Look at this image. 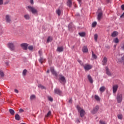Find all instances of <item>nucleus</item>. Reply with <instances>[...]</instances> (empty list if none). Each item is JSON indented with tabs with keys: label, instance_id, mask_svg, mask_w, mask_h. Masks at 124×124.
<instances>
[{
	"label": "nucleus",
	"instance_id": "nucleus-1",
	"mask_svg": "<svg viewBox=\"0 0 124 124\" xmlns=\"http://www.w3.org/2000/svg\"><path fill=\"white\" fill-rule=\"evenodd\" d=\"M27 8L29 11H31L32 14H37V10L35 9L34 7H31V6H28Z\"/></svg>",
	"mask_w": 124,
	"mask_h": 124
},
{
	"label": "nucleus",
	"instance_id": "nucleus-2",
	"mask_svg": "<svg viewBox=\"0 0 124 124\" xmlns=\"http://www.w3.org/2000/svg\"><path fill=\"white\" fill-rule=\"evenodd\" d=\"M116 99L118 103H122L123 101V94L119 93L116 96Z\"/></svg>",
	"mask_w": 124,
	"mask_h": 124
},
{
	"label": "nucleus",
	"instance_id": "nucleus-3",
	"mask_svg": "<svg viewBox=\"0 0 124 124\" xmlns=\"http://www.w3.org/2000/svg\"><path fill=\"white\" fill-rule=\"evenodd\" d=\"M77 109L78 110V111L80 113V117L81 118H83V117H84V115H85V110L82 109L79 106H77Z\"/></svg>",
	"mask_w": 124,
	"mask_h": 124
},
{
	"label": "nucleus",
	"instance_id": "nucleus-4",
	"mask_svg": "<svg viewBox=\"0 0 124 124\" xmlns=\"http://www.w3.org/2000/svg\"><path fill=\"white\" fill-rule=\"evenodd\" d=\"M15 44H16V43H9L8 44V47L11 51H14L15 50Z\"/></svg>",
	"mask_w": 124,
	"mask_h": 124
},
{
	"label": "nucleus",
	"instance_id": "nucleus-5",
	"mask_svg": "<svg viewBox=\"0 0 124 124\" xmlns=\"http://www.w3.org/2000/svg\"><path fill=\"white\" fill-rule=\"evenodd\" d=\"M83 67L85 71H88V70H90V69H92V68H93V66H92V65L86 64Z\"/></svg>",
	"mask_w": 124,
	"mask_h": 124
},
{
	"label": "nucleus",
	"instance_id": "nucleus-6",
	"mask_svg": "<svg viewBox=\"0 0 124 124\" xmlns=\"http://www.w3.org/2000/svg\"><path fill=\"white\" fill-rule=\"evenodd\" d=\"M99 109V107H98V106H96L93 108V109L91 111V113L92 114H95L97 112V111H98Z\"/></svg>",
	"mask_w": 124,
	"mask_h": 124
},
{
	"label": "nucleus",
	"instance_id": "nucleus-7",
	"mask_svg": "<svg viewBox=\"0 0 124 124\" xmlns=\"http://www.w3.org/2000/svg\"><path fill=\"white\" fill-rule=\"evenodd\" d=\"M5 20L6 23H11V16L9 15H6Z\"/></svg>",
	"mask_w": 124,
	"mask_h": 124
},
{
	"label": "nucleus",
	"instance_id": "nucleus-8",
	"mask_svg": "<svg viewBox=\"0 0 124 124\" xmlns=\"http://www.w3.org/2000/svg\"><path fill=\"white\" fill-rule=\"evenodd\" d=\"M21 47H22L23 50H28V46H29V44L27 43H23L20 45Z\"/></svg>",
	"mask_w": 124,
	"mask_h": 124
},
{
	"label": "nucleus",
	"instance_id": "nucleus-9",
	"mask_svg": "<svg viewBox=\"0 0 124 124\" xmlns=\"http://www.w3.org/2000/svg\"><path fill=\"white\" fill-rule=\"evenodd\" d=\"M103 15V14L102 13V12H100L97 15V19L98 20V21H100V20H101V19H102V16Z\"/></svg>",
	"mask_w": 124,
	"mask_h": 124
},
{
	"label": "nucleus",
	"instance_id": "nucleus-10",
	"mask_svg": "<svg viewBox=\"0 0 124 124\" xmlns=\"http://www.w3.org/2000/svg\"><path fill=\"white\" fill-rule=\"evenodd\" d=\"M60 80L62 82V83H66V80H65V78L64 76H63L62 75H60V78H59Z\"/></svg>",
	"mask_w": 124,
	"mask_h": 124
},
{
	"label": "nucleus",
	"instance_id": "nucleus-11",
	"mask_svg": "<svg viewBox=\"0 0 124 124\" xmlns=\"http://www.w3.org/2000/svg\"><path fill=\"white\" fill-rule=\"evenodd\" d=\"M118 85H115L113 86V93H117V91H118Z\"/></svg>",
	"mask_w": 124,
	"mask_h": 124
},
{
	"label": "nucleus",
	"instance_id": "nucleus-12",
	"mask_svg": "<svg viewBox=\"0 0 124 124\" xmlns=\"http://www.w3.org/2000/svg\"><path fill=\"white\" fill-rule=\"evenodd\" d=\"M108 59L106 57H105L102 62L103 65H106L107 64Z\"/></svg>",
	"mask_w": 124,
	"mask_h": 124
},
{
	"label": "nucleus",
	"instance_id": "nucleus-13",
	"mask_svg": "<svg viewBox=\"0 0 124 124\" xmlns=\"http://www.w3.org/2000/svg\"><path fill=\"white\" fill-rule=\"evenodd\" d=\"M87 78L91 84H93V78H92V76H91L90 75H88L87 76Z\"/></svg>",
	"mask_w": 124,
	"mask_h": 124
},
{
	"label": "nucleus",
	"instance_id": "nucleus-14",
	"mask_svg": "<svg viewBox=\"0 0 124 124\" xmlns=\"http://www.w3.org/2000/svg\"><path fill=\"white\" fill-rule=\"evenodd\" d=\"M117 62H120L122 63L124 62V55L121 58V59H117Z\"/></svg>",
	"mask_w": 124,
	"mask_h": 124
},
{
	"label": "nucleus",
	"instance_id": "nucleus-15",
	"mask_svg": "<svg viewBox=\"0 0 124 124\" xmlns=\"http://www.w3.org/2000/svg\"><path fill=\"white\" fill-rule=\"evenodd\" d=\"M88 47L86 46H84L82 48V52L83 53H88Z\"/></svg>",
	"mask_w": 124,
	"mask_h": 124
},
{
	"label": "nucleus",
	"instance_id": "nucleus-16",
	"mask_svg": "<svg viewBox=\"0 0 124 124\" xmlns=\"http://www.w3.org/2000/svg\"><path fill=\"white\" fill-rule=\"evenodd\" d=\"M57 51V52H59L60 53H61V52H63V46L58 47Z\"/></svg>",
	"mask_w": 124,
	"mask_h": 124
},
{
	"label": "nucleus",
	"instance_id": "nucleus-17",
	"mask_svg": "<svg viewBox=\"0 0 124 124\" xmlns=\"http://www.w3.org/2000/svg\"><path fill=\"white\" fill-rule=\"evenodd\" d=\"M50 71L52 73L53 75H55V76H57V72L55 71V70L54 69V68L51 67L50 68Z\"/></svg>",
	"mask_w": 124,
	"mask_h": 124
},
{
	"label": "nucleus",
	"instance_id": "nucleus-18",
	"mask_svg": "<svg viewBox=\"0 0 124 124\" xmlns=\"http://www.w3.org/2000/svg\"><path fill=\"white\" fill-rule=\"evenodd\" d=\"M54 93L57 94H61V93H62V91L58 89H56L54 90Z\"/></svg>",
	"mask_w": 124,
	"mask_h": 124
},
{
	"label": "nucleus",
	"instance_id": "nucleus-19",
	"mask_svg": "<svg viewBox=\"0 0 124 124\" xmlns=\"http://www.w3.org/2000/svg\"><path fill=\"white\" fill-rule=\"evenodd\" d=\"M105 90H106V88L105 86H102L100 88L99 91L100 92H101V93H103V92H105Z\"/></svg>",
	"mask_w": 124,
	"mask_h": 124
},
{
	"label": "nucleus",
	"instance_id": "nucleus-20",
	"mask_svg": "<svg viewBox=\"0 0 124 124\" xmlns=\"http://www.w3.org/2000/svg\"><path fill=\"white\" fill-rule=\"evenodd\" d=\"M118 32L114 31V32H113V33L111 34V36L112 37H116V36H117L118 35Z\"/></svg>",
	"mask_w": 124,
	"mask_h": 124
},
{
	"label": "nucleus",
	"instance_id": "nucleus-21",
	"mask_svg": "<svg viewBox=\"0 0 124 124\" xmlns=\"http://www.w3.org/2000/svg\"><path fill=\"white\" fill-rule=\"evenodd\" d=\"M106 70L107 75H108V76H111V73L110 71H109V69H108L107 67H106Z\"/></svg>",
	"mask_w": 124,
	"mask_h": 124
},
{
	"label": "nucleus",
	"instance_id": "nucleus-22",
	"mask_svg": "<svg viewBox=\"0 0 124 124\" xmlns=\"http://www.w3.org/2000/svg\"><path fill=\"white\" fill-rule=\"evenodd\" d=\"M39 62H40V63L42 64L43 62H45V59L42 57H41L39 60Z\"/></svg>",
	"mask_w": 124,
	"mask_h": 124
},
{
	"label": "nucleus",
	"instance_id": "nucleus-23",
	"mask_svg": "<svg viewBox=\"0 0 124 124\" xmlns=\"http://www.w3.org/2000/svg\"><path fill=\"white\" fill-rule=\"evenodd\" d=\"M67 5L69 7H71V5H72V2L71 1V0H68Z\"/></svg>",
	"mask_w": 124,
	"mask_h": 124
},
{
	"label": "nucleus",
	"instance_id": "nucleus-24",
	"mask_svg": "<svg viewBox=\"0 0 124 124\" xmlns=\"http://www.w3.org/2000/svg\"><path fill=\"white\" fill-rule=\"evenodd\" d=\"M24 17L25 18V19H26V20H30L31 17L29 15H25L24 16Z\"/></svg>",
	"mask_w": 124,
	"mask_h": 124
},
{
	"label": "nucleus",
	"instance_id": "nucleus-25",
	"mask_svg": "<svg viewBox=\"0 0 124 124\" xmlns=\"http://www.w3.org/2000/svg\"><path fill=\"white\" fill-rule=\"evenodd\" d=\"M0 78L1 79H3L4 78V72L3 71H0Z\"/></svg>",
	"mask_w": 124,
	"mask_h": 124
},
{
	"label": "nucleus",
	"instance_id": "nucleus-26",
	"mask_svg": "<svg viewBox=\"0 0 124 124\" xmlns=\"http://www.w3.org/2000/svg\"><path fill=\"white\" fill-rule=\"evenodd\" d=\"M15 119L16 121H20V116L19 115V114H16Z\"/></svg>",
	"mask_w": 124,
	"mask_h": 124
},
{
	"label": "nucleus",
	"instance_id": "nucleus-27",
	"mask_svg": "<svg viewBox=\"0 0 124 124\" xmlns=\"http://www.w3.org/2000/svg\"><path fill=\"white\" fill-rule=\"evenodd\" d=\"M78 34L80 35V36L83 37L86 35V33L85 32H79Z\"/></svg>",
	"mask_w": 124,
	"mask_h": 124
},
{
	"label": "nucleus",
	"instance_id": "nucleus-28",
	"mask_svg": "<svg viewBox=\"0 0 124 124\" xmlns=\"http://www.w3.org/2000/svg\"><path fill=\"white\" fill-rule=\"evenodd\" d=\"M94 98L96 100H97V101H100V98L97 95H95Z\"/></svg>",
	"mask_w": 124,
	"mask_h": 124
},
{
	"label": "nucleus",
	"instance_id": "nucleus-29",
	"mask_svg": "<svg viewBox=\"0 0 124 124\" xmlns=\"http://www.w3.org/2000/svg\"><path fill=\"white\" fill-rule=\"evenodd\" d=\"M9 112L10 113V114H11L12 115H14V114L15 113V111H14V110L12 109H10L9 110Z\"/></svg>",
	"mask_w": 124,
	"mask_h": 124
},
{
	"label": "nucleus",
	"instance_id": "nucleus-30",
	"mask_svg": "<svg viewBox=\"0 0 124 124\" xmlns=\"http://www.w3.org/2000/svg\"><path fill=\"white\" fill-rule=\"evenodd\" d=\"M27 72H28V71L27 70V69H24L23 71V72H22V75L23 76H26V74H27Z\"/></svg>",
	"mask_w": 124,
	"mask_h": 124
},
{
	"label": "nucleus",
	"instance_id": "nucleus-31",
	"mask_svg": "<svg viewBox=\"0 0 124 124\" xmlns=\"http://www.w3.org/2000/svg\"><path fill=\"white\" fill-rule=\"evenodd\" d=\"M92 57L93 59H94V60H96V59H97V56L93 53V51H92Z\"/></svg>",
	"mask_w": 124,
	"mask_h": 124
},
{
	"label": "nucleus",
	"instance_id": "nucleus-32",
	"mask_svg": "<svg viewBox=\"0 0 124 124\" xmlns=\"http://www.w3.org/2000/svg\"><path fill=\"white\" fill-rule=\"evenodd\" d=\"M98 37V36L97 35V34H95L94 35V39L95 40V41L96 42L97 41V38Z\"/></svg>",
	"mask_w": 124,
	"mask_h": 124
},
{
	"label": "nucleus",
	"instance_id": "nucleus-33",
	"mask_svg": "<svg viewBox=\"0 0 124 124\" xmlns=\"http://www.w3.org/2000/svg\"><path fill=\"white\" fill-rule=\"evenodd\" d=\"M31 100H33L35 99V95H31L30 97Z\"/></svg>",
	"mask_w": 124,
	"mask_h": 124
},
{
	"label": "nucleus",
	"instance_id": "nucleus-34",
	"mask_svg": "<svg viewBox=\"0 0 124 124\" xmlns=\"http://www.w3.org/2000/svg\"><path fill=\"white\" fill-rule=\"evenodd\" d=\"M96 25H97V23L96 22H94L92 24V27L93 28H95L96 26Z\"/></svg>",
	"mask_w": 124,
	"mask_h": 124
},
{
	"label": "nucleus",
	"instance_id": "nucleus-35",
	"mask_svg": "<svg viewBox=\"0 0 124 124\" xmlns=\"http://www.w3.org/2000/svg\"><path fill=\"white\" fill-rule=\"evenodd\" d=\"M28 49L30 50V51H32V50H33V46H28Z\"/></svg>",
	"mask_w": 124,
	"mask_h": 124
},
{
	"label": "nucleus",
	"instance_id": "nucleus-36",
	"mask_svg": "<svg viewBox=\"0 0 124 124\" xmlns=\"http://www.w3.org/2000/svg\"><path fill=\"white\" fill-rule=\"evenodd\" d=\"M52 37H48L47 39V43H49V42H50V41H52Z\"/></svg>",
	"mask_w": 124,
	"mask_h": 124
},
{
	"label": "nucleus",
	"instance_id": "nucleus-37",
	"mask_svg": "<svg viewBox=\"0 0 124 124\" xmlns=\"http://www.w3.org/2000/svg\"><path fill=\"white\" fill-rule=\"evenodd\" d=\"M38 88H39L40 89H45V88L44 87V86H43L41 84H39L38 85Z\"/></svg>",
	"mask_w": 124,
	"mask_h": 124
},
{
	"label": "nucleus",
	"instance_id": "nucleus-38",
	"mask_svg": "<svg viewBox=\"0 0 124 124\" xmlns=\"http://www.w3.org/2000/svg\"><path fill=\"white\" fill-rule=\"evenodd\" d=\"M118 118L119 119V120H123V115H118Z\"/></svg>",
	"mask_w": 124,
	"mask_h": 124
},
{
	"label": "nucleus",
	"instance_id": "nucleus-39",
	"mask_svg": "<svg viewBox=\"0 0 124 124\" xmlns=\"http://www.w3.org/2000/svg\"><path fill=\"white\" fill-rule=\"evenodd\" d=\"M78 62H79V63H80V64L83 66V65H84V64L82 63V61L80 60H78Z\"/></svg>",
	"mask_w": 124,
	"mask_h": 124
},
{
	"label": "nucleus",
	"instance_id": "nucleus-40",
	"mask_svg": "<svg viewBox=\"0 0 124 124\" xmlns=\"http://www.w3.org/2000/svg\"><path fill=\"white\" fill-rule=\"evenodd\" d=\"M57 13L59 15V16H60V15H61V10L60 9H58L57 11Z\"/></svg>",
	"mask_w": 124,
	"mask_h": 124
},
{
	"label": "nucleus",
	"instance_id": "nucleus-41",
	"mask_svg": "<svg viewBox=\"0 0 124 124\" xmlns=\"http://www.w3.org/2000/svg\"><path fill=\"white\" fill-rule=\"evenodd\" d=\"M114 42L115 43H119V39H118V38H116L114 39Z\"/></svg>",
	"mask_w": 124,
	"mask_h": 124
},
{
	"label": "nucleus",
	"instance_id": "nucleus-42",
	"mask_svg": "<svg viewBox=\"0 0 124 124\" xmlns=\"http://www.w3.org/2000/svg\"><path fill=\"white\" fill-rule=\"evenodd\" d=\"M51 115V111H49L47 113V114H46V117H49V116H50Z\"/></svg>",
	"mask_w": 124,
	"mask_h": 124
},
{
	"label": "nucleus",
	"instance_id": "nucleus-43",
	"mask_svg": "<svg viewBox=\"0 0 124 124\" xmlns=\"http://www.w3.org/2000/svg\"><path fill=\"white\" fill-rule=\"evenodd\" d=\"M9 3V0H7L5 2H4V4H8Z\"/></svg>",
	"mask_w": 124,
	"mask_h": 124
},
{
	"label": "nucleus",
	"instance_id": "nucleus-44",
	"mask_svg": "<svg viewBox=\"0 0 124 124\" xmlns=\"http://www.w3.org/2000/svg\"><path fill=\"white\" fill-rule=\"evenodd\" d=\"M48 99L49 101H53V98L51 97H48Z\"/></svg>",
	"mask_w": 124,
	"mask_h": 124
},
{
	"label": "nucleus",
	"instance_id": "nucleus-45",
	"mask_svg": "<svg viewBox=\"0 0 124 124\" xmlns=\"http://www.w3.org/2000/svg\"><path fill=\"white\" fill-rule=\"evenodd\" d=\"M5 64L6 66H8L9 65V62H5Z\"/></svg>",
	"mask_w": 124,
	"mask_h": 124
},
{
	"label": "nucleus",
	"instance_id": "nucleus-46",
	"mask_svg": "<svg viewBox=\"0 0 124 124\" xmlns=\"http://www.w3.org/2000/svg\"><path fill=\"white\" fill-rule=\"evenodd\" d=\"M24 109H23L22 108H20V109H19V113H23V112H24Z\"/></svg>",
	"mask_w": 124,
	"mask_h": 124
},
{
	"label": "nucleus",
	"instance_id": "nucleus-47",
	"mask_svg": "<svg viewBox=\"0 0 124 124\" xmlns=\"http://www.w3.org/2000/svg\"><path fill=\"white\" fill-rule=\"evenodd\" d=\"M99 123H100V124H106L105 123V122H104V121H101V120L100 121Z\"/></svg>",
	"mask_w": 124,
	"mask_h": 124
},
{
	"label": "nucleus",
	"instance_id": "nucleus-48",
	"mask_svg": "<svg viewBox=\"0 0 124 124\" xmlns=\"http://www.w3.org/2000/svg\"><path fill=\"white\" fill-rule=\"evenodd\" d=\"M38 53H39L40 56H42V51L39 50Z\"/></svg>",
	"mask_w": 124,
	"mask_h": 124
},
{
	"label": "nucleus",
	"instance_id": "nucleus-49",
	"mask_svg": "<svg viewBox=\"0 0 124 124\" xmlns=\"http://www.w3.org/2000/svg\"><path fill=\"white\" fill-rule=\"evenodd\" d=\"M30 2L31 4H33V0H30Z\"/></svg>",
	"mask_w": 124,
	"mask_h": 124
},
{
	"label": "nucleus",
	"instance_id": "nucleus-50",
	"mask_svg": "<svg viewBox=\"0 0 124 124\" xmlns=\"http://www.w3.org/2000/svg\"><path fill=\"white\" fill-rule=\"evenodd\" d=\"M15 93H19V91H18V90L17 89H15Z\"/></svg>",
	"mask_w": 124,
	"mask_h": 124
},
{
	"label": "nucleus",
	"instance_id": "nucleus-51",
	"mask_svg": "<svg viewBox=\"0 0 124 124\" xmlns=\"http://www.w3.org/2000/svg\"><path fill=\"white\" fill-rule=\"evenodd\" d=\"M124 18V13L120 16V18Z\"/></svg>",
	"mask_w": 124,
	"mask_h": 124
},
{
	"label": "nucleus",
	"instance_id": "nucleus-52",
	"mask_svg": "<svg viewBox=\"0 0 124 124\" xmlns=\"http://www.w3.org/2000/svg\"><path fill=\"white\" fill-rule=\"evenodd\" d=\"M69 103H72V99H70L69 100Z\"/></svg>",
	"mask_w": 124,
	"mask_h": 124
},
{
	"label": "nucleus",
	"instance_id": "nucleus-53",
	"mask_svg": "<svg viewBox=\"0 0 124 124\" xmlns=\"http://www.w3.org/2000/svg\"><path fill=\"white\" fill-rule=\"evenodd\" d=\"M121 8H122V10H124V4L121 6Z\"/></svg>",
	"mask_w": 124,
	"mask_h": 124
},
{
	"label": "nucleus",
	"instance_id": "nucleus-54",
	"mask_svg": "<svg viewBox=\"0 0 124 124\" xmlns=\"http://www.w3.org/2000/svg\"><path fill=\"white\" fill-rule=\"evenodd\" d=\"M78 1L79 3V4H81V3H82V0H78Z\"/></svg>",
	"mask_w": 124,
	"mask_h": 124
},
{
	"label": "nucleus",
	"instance_id": "nucleus-55",
	"mask_svg": "<svg viewBox=\"0 0 124 124\" xmlns=\"http://www.w3.org/2000/svg\"><path fill=\"white\" fill-rule=\"evenodd\" d=\"M0 4H3V0H0Z\"/></svg>",
	"mask_w": 124,
	"mask_h": 124
},
{
	"label": "nucleus",
	"instance_id": "nucleus-56",
	"mask_svg": "<svg viewBox=\"0 0 124 124\" xmlns=\"http://www.w3.org/2000/svg\"><path fill=\"white\" fill-rule=\"evenodd\" d=\"M50 72V71H49V70H48L47 71H46V73H49Z\"/></svg>",
	"mask_w": 124,
	"mask_h": 124
},
{
	"label": "nucleus",
	"instance_id": "nucleus-57",
	"mask_svg": "<svg viewBox=\"0 0 124 124\" xmlns=\"http://www.w3.org/2000/svg\"><path fill=\"white\" fill-rule=\"evenodd\" d=\"M108 2H109L110 1V0H107Z\"/></svg>",
	"mask_w": 124,
	"mask_h": 124
}]
</instances>
